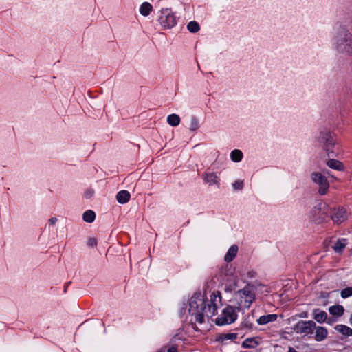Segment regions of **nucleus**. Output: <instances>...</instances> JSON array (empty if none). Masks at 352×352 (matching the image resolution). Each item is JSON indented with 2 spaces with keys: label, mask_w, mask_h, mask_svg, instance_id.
I'll return each mask as SVG.
<instances>
[{
  "label": "nucleus",
  "mask_w": 352,
  "mask_h": 352,
  "mask_svg": "<svg viewBox=\"0 0 352 352\" xmlns=\"http://www.w3.org/2000/svg\"><path fill=\"white\" fill-rule=\"evenodd\" d=\"M336 48L342 54L352 55V34L344 28L340 29L336 37Z\"/></svg>",
  "instance_id": "7ed1b4c3"
},
{
  "label": "nucleus",
  "mask_w": 352,
  "mask_h": 352,
  "mask_svg": "<svg viewBox=\"0 0 352 352\" xmlns=\"http://www.w3.org/2000/svg\"><path fill=\"white\" fill-rule=\"evenodd\" d=\"M311 177L312 181L319 186L318 192L322 195H325L329 187L327 177L318 172L313 173Z\"/></svg>",
  "instance_id": "6e6552de"
},
{
  "label": "nucleus",
  "mask_w": 352,
  "mask_h": 352,
  "mask_svg": "<svg viewBox=\"0 0 352 352\" xmlns=\"http://www.w3.org/2000/svg\"><path fill=\"white\" fill-rule=\"evenodd\" d=\"M199 127V122L198 120L195 118H192L190 122V129L191 130H196Z\"/></svg>",
  "instance_id": "a878e982"
},
{
  "label": "nucleus",
  "mask_w": 352,
  "mask_h": 352,
  "mask_svg": "<svg viewBox=\"0 0 352 352\" xmlns=\"http://www.w3.org/2000/svg\"><path fill=\"white\" fill-rule=\"evenodd\" d=\"M277 319V315L272 314L265 316H261L258 320L257 322L258 324L263 325L266 324L270 322H274Z\"/></svg>",
  "instance_id": "f8f14e48"
},
{
  "label": "nucleus",
  "mask_w": 352,
  "mask_h": 352,
  "mask_svg": "<svg viewBox=\"0 0 352 352\" xmlns=\"http://www.w3.org/2000/svg\"><path fill=\"white\" fill-rule=\"evenodd\" d=\"M336 330L338 332L341 333L343 335L345 336H351L352 335V329L350 327L343 325V324H338L335 327Z\"/></svg>",
  "instance_id": "a211bd4d"
},
{
  "label": "nucleus",
  "mask_w": 352,
  "mask_h": 352,
  "mask_svg": "<svg viewBox=\"0 0 352 352\" xmlns=\"http://www.w3.org/2000/svg\"><path fill=\"white\" fill-rule=\"evenodd\" d=\"M317 310H315L314 311V319L318 322H324L327 317V314L325 311H320L319 313H317L316 312Z\"/></svg>",
  "instance_id": "4be33fe9"
},
{
  "label": "nucleus",
  "mask_w": 352,
  "mask_h": 352,
  "mask_svg": "<svg viewBox=\"0 0 352 352\" xmlns=\"http://www.w3.org/2000/svg\"><path fill=\"white\" fill-rule=\"evenodd\" d=\"M230 157L232 161L239 162L243 158V153L240 150L235 149L231 152Z\"/></svg>",
  "instance_id": "412c9836"
},
{
  "label": "nucleus",
  "mask_w": 352,
  "mask_h": 352,
  "mask_svg": "<svg viewBox=\"0 0 352 352\" xmlns=\"http://www.w3.org/2000/svg\"><path fill=\"white\" fill-rule=\"evenodd\" d=\"M167 122L172 126H177L180 123V118L177 114H170L167 118Z\"/></svg>",
  "instance_id": "f3484780"
},
{
  "label": "nucleus",
  "mask_w": 352,
  "mask_h": 352,
  "mask_svg": "<svg viewBox=\"0 0 352 352\" xmlns=\"http://www.w3.org/2000/svg\"><path fill=\"white\" fill-rule=\"evenodd\" d=\"M131 197L130 193L127 190H121L118 192L116 199L118 203L124 204L127 203Z\"/></svg>",
  "instance_id": "9b49d317"
},
{
  "label": "nucleus",
  "mask_w": 352,
  "mask_h": 352,
  "mask_svg": "<svg viewBox=\"0 0 352 352\" xmlns=\"http://www.w3.org/2000/svg\"><path fill=\"white\" fill-rule=\"evenodd\" d=\"M327 164L329 168L337 170H342L344 169L342 163L336 160H329Z\"/></svg>",
  "instance_id": "2eb2a0df"
},
{
  "label": "nucleus",
  "mask_w": 352,
  "mask_h": 352,
  "mask_svg": "<svg viewBox=\"0 0 352 352\" xmlns=\"http://www.w3.org/2000/svg\"><path fill=\"white\" fill-rule=\"evenodd\" d=\"M153 7L148 2L143 3L140 8V12L143 16H148L151 12Z\"/></svg>",
  "instance_id": "dca6fc26"
},
{
  "label": "nucleus",
  "mask_w": 352,
  "mask_h": 352,
  "mask_svg": "<svg viewBox=\"0 0 352 352\" xmlns=\"http://www.w3.org/2000/svg\"><path fill=\"white\" fill-rule=\"evenodd\" d=\"M352 295V287H347L342 290L341 296L344 298H348Z\"/></svg>",
  "instance_id": "393cba45"
},
{
  "label": "nucleus",
  "mask_w": 352,
  "mask_h": 352,
  "mask_svg": "<svg viewBox=\"0 0 352 352\" xmlns=\"http://www.w3.org/2000/svg\"><path fill=\"white\" fill-rule=\"evenodd\" d=\"M243 187V183L242 181L237 180L233 184V188L235 190H241Z\"/></svg>",
  "instance_id": "bb28decb"
},
{
  "label": "nucleus",
  "mask_w": 352,
  "mask_h": 352,
  "mask_svg": "<svg viewBox=\"0 0 352 352\" xmlns=\"http://www.w3.org/2000/svg\"><path fill=\"white\" fill-rule=\"evenodd\" d=\"M224 338L234 340L237 337L236 333H227L223 335Z\"/></svg>",
  "instance_id": "cd10ccee"
},
{
  "label": "nucleus",
  "mask_w": 352,
  "mask_h": 352,
  "mask_svg": "<svg viewBox=\"0 0 352 352\" xmlns=\"http://www.w3.org/2000/svg\"><path fill=\"white\" fill-rule=\"evenodd\" d=\"M89 242H90V243H92V242H96V240L95 239H94V238H91V239H89Z\"/></svg>",
  "instance_id": "473e14b6"
},
{
  "label": "nucleus",
  "mask_w": 352,
  "mask_h": 352,
  "mask_svg": "<svg viewBox=\"0 0 352 352\" xmlns=\"http://www.w3.org/2000/svg\"><path fill=\"white\" fill-rule=\"evenodd\" d=\"M314 329H316L315 339L317 341H322L327 337V331L324 327H316Z\"/></svg>",
  "instance_id": "4468645a"
},
{
  "label": "nucleus",
  "mask_w": 352,
  "mask_h": 352,
  "mask_svg": "<svg viewBox=\"0 0 352 352\" xmlns=\"http://www.w3.org/2000/svg\"><path fill=\"white\" fill-rule=\"evenodd\" d=\"M187 29L192 33L197 32L200 30L199 23L197 21H190L187 25Z\"/></svg>",
  "instance_id": "5701e85b"
},
{
  "label": "nucleus",
  "mask_w": 352,
  "mask_h": 352,
  "mask_svg": "<svg viewBox=\"0 0 352 352\" xmlns=\"http://www.w3.org/2000/svg\"><path fill=\"white\" fill-rule=\"evenodd\" d=\"M289 352H296L293 348H289Z\"/></svg>",
  "instance_id": "72a5a7b5"
},
{
  "label": "nucleus",
  "mask_w": 352,
  "mask_h": 352,
  "mask_svg": "<svg viewBox=\"0 0 352 352\" xmlns=\"http://www.w3.org/2000/svg\"><path fill=\"white\" fill-rule=\"evenodd\" d=\"M96 218V214L93 210H88L83 213L82 219L85 222L92 223Z\"/></svg>",
  "instance_id": "6ab92c4d"
},
{
  "label": "nucleus",
  "mask_w": 352,
  "mask_h": 352,
  "mask_svg": "<svg viewBox=\"0 0 352 352\" xmlns=\"http://www.w3.org/2000/svg\"><path fill=\"white\" fill-rule=\"evenodd\" d=\"M329 312H330V314H331L333 316H340L342 315V314L344 312V308L341 305L331 306L329 308Z\"/></svg>",
  "instance_id": "aec40b11"
},
{
  "label": "nucleus",
  "mask_w": 352,
  "mask_h": 352,
  "mask_svg": "<svg viewBox=\"0 0 352 352\" xmlns=\"http://www.w3.org/2000/svg\"><path fill=\"white\" fill-rule=\"evenodd\" d=\"M168 352H177V350L176 347L172 346L168 349Z\"/></svg>",
  "instance_id": "2f4dec72"
},
{
  "label": "nucleus",
  "mask_w": 352,
  "mask_h": 352,
  "mask_svg": "<svg viewBox=\"0 0 352 352\" xmlns=\"http://www.w3.org/2000/svg\"><path fill=\"white\" fill-rule=\"evenodd\" d=\"M255 286L253 285H248L242 289L235 292L234 300L238 304L237 309L239 310L243 308H249L255 300Z\"/></svg>",
  "instance_id": "f03ea898"
},
{
  "label": "nucleus",
  "mask_w": 352,
  "mask_h": 352,
  "mask_svg": "<svg viewBox=\"0 0 352 352\" xmlns=\"http://www.w3.org/2000/svg\"><path fill=\"white\" fill-rule=\"evenodd\" d=\"M300 317H304V318H305V317H306V314H302L300 315Z\"/></svg>",
  "instance_id": "c9c22d12"
},
{
  "label": "nucleus",
  "mask_w": 352,
  "mask_h": 352,
  "mask_svg": "<svg viewBox=\"0 0 352 352\" xmlns=\"http://www.w3.org/2000/svg\"><path fill=\"white\" fill-rule=\"evenodd\" d=\"M331 248L333 249L336 252L340 253L345 248V243H335L331 246Z\"/></svg>",
  "instance_id": "b1692460"
},
{
  "label": "nucleus",
  "mask_w": 352,
  "mask_h": 352,
  "mask_svg": "<svg viewBox=\"0 0 352 352\" xmlns=\"http://www.w3.org/2000/svg\"><path fill=\"white\" fill-rule=\"evenodd\" d=\"M219 294H212L210 303L206 304L204 296L201 294L194 295L190 301L189 311L195 316L197 322L202 323L204 316L212 317L217 311L218 303L221 302Z\"/></svg>",
  "instance_id": "f257e3e1"
},
{
  "label": "nucleus",
  "mask_w": 352,
  "mask_h": 352,
  "mask_svg": "<svg viewBox=\"0 0 352 352\" xmlns=\"http://www.w3.org/2000/svg\"><path fill=\"white\" fill-rule=\"evenodd\" d=\"M237 252L238 246L236 245H232L225 256V261L227 262H230L232 261L233 258L236 256Z\"/></svg>",
  "instance_id": "ddd939ff"
},
{
  "label": "nucleus",
  "mask_w": 352,
  "mask_h": 352,
  "mask_svg": "<svg viewBox=\"0 0 352 352\" xmlns=\"http://www.w3.org/2000/svg\"><path fill=\"white\" fill-rule=\"evenodd\" d=\"M248 342H249V340H246V341H245V342H243V345L245 347H253V346H252V345H251L250 344H249ZM250 342H251V341H250Z\"/></svg>",
  "instance_id": "7c9ffc66"
},
{
  "label": "nucleus",
  "mask_w": 352,
  "mask_h": 352,
  "mask_svg": "<svg viewBox=\"0 0 352 352\" xmlns=\"http://www.w3.org/2000/svg\"><path fill=\"white\" fill-rule=\"evenodd\" d=\"M94 192L93 190H88L85 192V197L87 198V199H89V198H91L93 195H94Z\"/></svg>",
  "instance_id": "c85d7f7f"
},
{
  "label": "nucleus",
  "mask_w": 352,
  "mask_h": 352,
  "mask_svg": "<svg viewBox=\"0 0 352 352\" xmlns=\"http://www.w3.org/2000/svg\"><path fill=\"white\" fill-rule=\"evenodd\" d=\"M57 221V219L55 217H52L50 219L49 222L51 225H54Z\"/></svg>",
  "instance_id": "c756f323"
},
{
  "label": "nucleus",
  "mask_w": 352,
  "mask_h": 352,
  "mask_svg": "<svg viewBox=\"0 0 352 352\" xmlns=\"http://www.w3.org/2000/svg\"><path fill=\"white\" fill-rule=\"evenodd\" d=\"M202 178L206 183H208L210 185L217 184L219 183V178L214 173H204L202 175Z\"/></svg>",
  "instance_id": "9d476101"
},
{
  "label": "nucleus",
  "mask_w": 352,
  "mask_h": 352,
  "mask_svg": "<svg viewBox=\"0 0 352 352\" xmlns=\"http://www.w3.org/2000/svg\"><path fill=\"white\" fill-rule=\"evenodd\" d=\"M159 21L165 28H171L177 23L176 16L169 9L162 10Z\"/></svg>",
  "instance_id": "0eeeda50"
},
{
  "label": "nucleus",
  "mask_w": 352,
  "mask_h": 352,
  "mask_svg": "<svg viewBox=\"0 0 352 352\" xmlns=\"http://www.w3.org/2000/svg\"><path fill=\"white\" fill-rule=\"evenodd\" d=\"M315 328L316 323L314 321L300 320L294 325L292 329L298 334H303L304 336H306L312 334Z\"/></svg>",
  "instance_id": "423d86ee"
},
{
  "label": "nucleus",
  "mask_w": 352,
  "mask_h": 352,
  "mask_svg": "<svg viewBox=\"0 0 352 352\" xmlns=\"http://www.w3.org/2000/svg\"><path fill=\"white\" fill-rule=\"evenodd\" d=\"M348 217L346 210L343 207L335 208L331 214L333 221L337 224L344 222Z\"/></svg>",
  "instance_id": "1a4fd4ad"
},
{
  "label": "nucleus",
  "mask_w": 352,
  "mask_h": 352,
  "mask_svg": "<svg viewBox=\"0 0 352 352\" xmlns=\"http://www.w3.org/2000/svg\"><path fill=\"white\" fill-rule=\"evenodd\" d=\"M237 317L236 311L233 307H226L216 319V324L218 325H224L234 322Z\"/></svg>",
  "instance_id": "39448f33"
},
{
  "label": "nucleus",
  "mask_w": 352,
  "mask_h": 352,
  "mask_svg": "<svg viewBox=\"0 0 352 352\" xmlns=\"http://www.w3.org/2000/svg\"><path fill=\"white\" fill-rule=\"evenodd\" d=\"M344 239H337V241L336 242H338V243H340V242H343L342 241H344Z\"/></svg>",
  "instance_id": "f704fd0d"
},
{
  "label": "nucleus",
  "mask_w": 352,
  "mask_h": 352,
  "mask_svg": "<svg viewBox=\"0 0 352 352\" xmlns=\"http://www.w3.org/2000/svg\"><path fill=\"white\" fill-rule=\"evenodd\" d=\"M319 141L329 156L334 153L333 148L336 145V140L333 135L329 131L321 132Z\"/></svg>",
  "instance_id": "20e7f679"
}]
</instances>
